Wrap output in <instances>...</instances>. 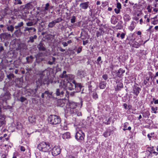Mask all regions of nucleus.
I'll return each instance as SVG.
<instances>
[{
  "instance_id": "21",
  "label": "nucleus",
  "mask_w": 158,
  "mask_h": 158,
  "mask_svg": "<svg viewBox=\"0 0 158 158\" xmlns=\"http://www.w3.org/2000/svg\"><path fill=\"white\" fill-rule=\"evenodd\" d=\"M11 34L7 33H2L0 35V37L3 39H6L11 37Z\"/></svg>"
},
{
  "instance_id": "15",
  "label": "nucleus",
  "mask_w": 158,
  "mask_h": 158,
  "mask_svg": "<svg viewBox=\"0 0 158 158\" xmlns=\"http://www.w3.org/2000/svg\"><path fill=\"white\" fill-rule=\"evenodd\" d=\"M36 29L34 27H25L24 31H28L29 33H34L36 31Z\"/></svg>"
},
{
  "instance_id": "6",
  "label": "nucleus",
  "mask_w": 158,
  "mask_h": 158,
  "mask_svg": "<svg viewBox=\"0 0 158 158\" xmlns=\"http://www.w3.org/2000/svg\"><path fill=\"white\" fill-rule=\"evenodd\" d=\"M37 82H38V84L42 85L43 84L44 85H48L50 83H52L53 80L52 79H48V77H44V78H40L36 81Z\"/></svg>"
},
{
  "instance_id": "24",
  "label": "nucleus",
  "mask_w": 158,
  "mask_h": 158,
  "mask_svg": "<svg viewBox=\"0 0 158 158\" xmlns=\"http://www.w3.org/2000/svg\"><path fill=\"white\" fill-rule=\"evenodd\" d=\"M40 51H44L45 50V48L42 43H40L37 46Z\"/></svg>"
},
{
  "instance_id": "25",
  "label": "nucleus",
  "mask_w": 158,
  "mask_h": 158,
  "mask_svg": "<svg viewBox=\"0 0 158 158\" xmlns=\"http://www.w3.org/2000/svg\"><path fill=\"white\" fill-rule=\"evenodd\" d=\"M29 121L32 123H35L36 121V118L35 116H30L28 117Z\"/></svg>"
},
{
  "instance_id": "2",
  "label": "nucleus",
  "mask_w": 158,
  "mask_h": 158,
  "mask_svg": "<svg viewBox=\"0 0 158 158\" xmlns=\"http://www.w3.org/2000/svg\"><path fill=\"white\" fill-rule=\"evenodd\" d=\"M52 145L48 142H42L37 146L38 148L40 151L44 152H50L52 149Z\"/></svg>"
},
{
  "instance_id": "30",
  "label": "nucleus",
  "mask_w": 158,
  "mask_h": 158,
  "mask_svg": "<svg viewBox=\"0 0 158 158\" xmlns=\"http://www.w3.org/2000/svg\"><path fill=\"white\" fill-rule=\"evenodd\" d=\"M43 19H42L41 17H38L36 20L35 22L34 23V24H36L37 22H38L40 25L41 24L44 23V21L43 20Z\"/></svg>"
},
{
  "instance_id": "60",
  "label": "nucleus",
  "mask_w": 158,
  "mask_h": 158,
  "mask_svg": "<svg viewBox=\"0 0 158 158\" xmlns=\"http://www.w3.org/2000/svg\"><path fill=\"white\" fill-rule=\"evenodd\" d=\"M101 60V56H99L97 59V64H99V62Z\"/></svg>"
},
{
  "instance_id": "47",
  "label": "nucleus",
  "mask_w": 158,
  "mask_h": 158,
  "mask_svg": "<svg viewBox=\"0 0 158 158\" xmlns=\"http://www.w3.org/2000/svg\"><path fill=\"white\" fill-rule=\"evenodd\" d=\"M151 110L152 111H154V113L155 114L157 113L156 110H158V108L157 107H154L153 106H151Z\"/></svg>"
},
{
  "instance_id": "46",
  "label": "nucleus",
  "mask_w": 158,
  "mask_h": 158,
  "mask_svg": "<svg viewBox=\"0 0 158 158\" xmlns=\"http://www.w3.org/2000/svg\"><path fill=\"white\" fill-rule=\"evenodd\" d=\"M35 24H34L33 22L31 21L28 22L26 23V25L28 27L31 26H33Z\"/></svg>"
},
{
  "instance_id": "53",
  "label": "nucleus",
  "mask_w": 158,
  "mask_h": 158,
  "mask_svg": "<svg viewBox=\"0 0 158 158\" xmlns=\"http://www.w3.org/2000/svg\"><path fill=\"white\" fill-rule=\"evenodd\" d=\"M139 46V45L137 42H135L134 44H133V47L136 48H138Z\"/></svg>"
},
{
  "instance_id": "44",
  "label": "nucleus",
  "mask_w": 158,
  "mask_h": 158,
  "mask_svg": "<svg viewBox=\"0 0 158 158\" xmlns=\"http://www.w3.org/2000/svg\"><path fill=\"white\" fill-rule=\"evenodd\" d=\"M63 20V19L61 18H59L56 19L54 20L56 24L57 23H59L61 22Z\"/></svg>"
},
{
  "instance_id": "5",
  "label": "nucleus",
  "mask_w": 158,
  "mask_h": 158,
  "mask_svg": "<svg viewBox=\"0 0 158 158\" xmlns=\"http://www.w3.org/2000/svg\"><path fill=\"white\" fill-rule=\"evenodd\" d=\"M70 79H69L68 81H65L64 80L63 81L61 82L63 85H65V87L66 90L68 89L69 90H72L75 88V85L76 84L75 81L73 80L70 82Z\"/></svg>"
},
{
  "instance_id": "59",
  "label": "nucleus",
  "mask_w": 158,
  "mask_h": 158,
  "mask_svg": "<svg viewBox=\"0 0 158 158\" xmlns=\"http://www.w3.org/2000/svg\"><path fill=\"white\" fill-rule=\"evenodd\" d=\"M4 68V66L3 63L1 62L0 63V71H2L1 70L3 69Z\"/></svg>"
},
{
  "instance_id": "17",
  "label": "nucleus",
  "mask_w": 158,
  "mask_h": 158,
  "mask_svg": "<svg viewBox=\"0 0 158 158\" xmlns=\"http://www.w3.org/2000/svg\"><path fill=\"white\" fill-rule=\"evenodd\" d=\"M82 87L83 86L81 85V83H77L76 82L74 88L76 90V92H80Z\"/></svg>"
},
{
  "instance_id": "18",
  "label": "nucleus",
  "mask_w": 158,
  "mask_h": 158,
  "mask_svg": "<svg viewBox=\"0 0 158 158\" xmlns=\"http://www.w3.org/2000/svg\"><path fill=\"white\" fill-rule=\"evenodd\" d=\"M66 102L65 99H59L58 101V105L62 107L64 106Z\"/></svg>"
},
{
  "instance_id": "58",
  "label": "nucleus",
  "mask_w": 158,
  "mask_h": 158,
  "mask_svg": "<svg viewBox=\"0 0 158 158\" xmlns=\"http://www.w3.org/2000/svg\"><path fill=\"white\" fill-rule=\"evenodd\" d=\"M117 7L118 8V9L120 10V9L121 8V5L120 3H117Z\"/></svg>"
},
{
  "instance_id": "43",
  "label": "nucleus",
  "mask_w": 158,
  "mask_h": 158,
  "mask_svg": "<svg viewBox=\"0 0 158 158\" xmlns=\"http://www.w3.org/2000/svg\"><path fill=\"white\" fill-rule=\"evenodd\" d=\"M131 19V18L130 17V16L128 15H125L124 17V19L125 21H128L130 20Z\"/></svg>"
},
{
  "instance_id": "22",
  "label": "nucleus",
  "mask_w": 158,
  "mask_h": 158,
  "mask_svg": "<svg viewBox=\"0 0 158 158\" xmlns=\"http://www.w3.org/2000/svg\"><path fill=\"white\" fill-rule=\"evenodd\" d=\"M5 117L4 116L0 115V127L5 123Z\"/></svg>"
},
{
  "instance_id": "19",
  "label": "nucleus",
  "mask_w": 158,
  "mask_h": 158,
  "mask_svg": "<svg viewBox=\"0 0 158 158\" xmlns=\"http://www.w3.org/2000/svg\"><path fill=\"white\" fill-rule=\"evenodd\" d=\"M37 36L36 35H34L33 36H30L29 37V39L28 41V43H33L34 42L35 40H36Z\"/></svg>"
},
{
  "instance_id": "27",
  "label": "nucleus",
  "mask_w": 158,
  "mask_h": 158,
  "mask_svg": "<svg viewBox=\"0 0 158 158\" xmlns=\"http://www.w3.org/2000/svg\"><path fill=\"white\" fill-rule=\"evenodd\" d=\"M49 61L47 62V64L49 65H52L53 64H55V62L56 60V58L53 57H52V59H50Z\"/></svg>"
},
{
  "instance_id": "38",
  "label": "nucleus",
  "mask_w": 158,
  "mask_h": 158,
  "mask_svg": "<svg viewBox=\"0 0 158 158\" xmlns=\"http://www.w3.org/2000/svg\"><path fill=\"white\" fill-rule=\"evenodd\" d=\"M44 94L47 95V97L49 98H51L52 97V92H49L48 91H45L44 92Z\"/></svg>"
},
{
  "instance_id": "56",
  "label": "nucleus",
  "mask_w": 158,
  "mask_h": 158,
  "mask_svg": "<svg viewBox=\"0 0 158 158\" xmlns=\"http://www.w3.org/2000/svg\"><path fill=\"white\" fill-rule=\"evenodd\" d=\"M151 23L152 24L154 25H156L158 23V20L157 19H154V20L152 21Z\"/></svg>"
},
{
  "instance_id": "45",
  "label": "nucleus",
  "mask_w": 158,
  "mask_h": 158,
  "mask_svg": "<svg viewBox=\"0 0 158 158\" xmlns=\"http://www.w3.org/2000/svg\"><path fill=\"white\" fill-rule=\"evenodd\" d=\"M22 128L23 127L21 123H18L16 128L18 130H21Z\"/></svg>"
},
{
  "instance_id": "29",
  "label": "nucleus",
  "mask_w": 158,
  "mask_h": 158,
  "mask_svg": "<svg viewBox=\"0 0 158 158\" xmlns=\"http://www.w3.org/2000/svg\"><path fill=\"white\" fill-rule=\"evenodd\" d=\"M14 27L12 25H7L6 29L9 31H10L12 32L14 30Z\"/></svg>"
},
{
  "instance_id": "61",
  "label": "nucleus",
  "mask_w": 158,
  "mask_h": 158,
  "mask_svg": "<svg viewBox=\"0 0 158 158\" xmlns=\"http://www.w3.org/2000/svg\"><path fill=\"white\" fill-rule=\"evenodd\" d=\"M114 10L116 14H118L120 12V10L118 9L115 8Z\"/></svg>"
},
{
  "instance_id": "26",
  "label": "nucleus",
  "mask_w": 158,
  "mask_h": 158,
  "mask_svg": "<svg viewBox=\"0 0 158 158\" xmlns=\"http://www.w3.org/2000/svg\"><path fill=\"white\" fill-rule=\"evenodd\" d=\"M70 134L69 132H67L63 135L62 138L63 139H66L70 138Z\"/></svg>"
},
{
  "instance_id": "40",
  "label": "nucleus",
  "mask_w": 158,
  "mask_h": 158,
  "mask_svg": "<svg viewBox=\"0 0 158 158\" xmlns=\"http://www.w3.org/2000/svg\"><path fill=\"white\" fill-rule=\"evenodd\" d=\"M50 8L49 4L48 3H47L45 5V6L44 7V9L43 10V11H45L49 10Z\"/></svg>"
},
{
  "instance_id": "9",
  "label": "nucleus",
  "mask_w": 158,
  "mask_h": 158,
  "mask_svg": "<svg viewBox=\"0 0 158 158\" xmlns=\"http://www.w3.org/2000/svg\"><path fill=\"white\" fill-rule=\"evenodd\" d=\"M61 152L60 148L57 146L54 147L52 150V154L54 156H56L59 154Z\"/></svg>"
},
{
  "instance_id": "51",
  "label": "nucleus",
  "mask_w": 158,
  "mask_h": 158,
  "mask_svg": "<svg viewBox=\"0 0 158 158\" xmlns=\"http://www.w3.org/2000/svg\"><path fill=\"white\" fill-rule=\"evenodd\" d=\"M26 100V98L24 97H21L19 99V101H20L22 102H23L25 100Z\"/></svg>"
},
{
  "instance_id": "14",
  "label": "nucleus",
  "mask_w": 158,
  "mask_h": 158,
  "mask_svg": "<svg viewBox=\"0 0 158 158\" xmlns=\"http://www.w3.org/2000/svg\"><path fill=\"white\" fill-rule=\"evenodd\" d=\"M141 90V89L137 86L135 85L133 87V93L136 96H137L138 95Z\"/></svg>"
},
{
  "instance_id": "41",
  "label": "nucleus",
  "mask_w": 158,
  "mask_h": 158,
  "mask_svg": "<svg viewBox=\"0 0 158 158\" xmlns=\"http://www.w3.org/2000/svg\"><path fill=\"white\" fill-rule=\"evenodd\" d=\"M15 76L12 73H10L8 74H7V77L9 80H11L12 78L14 77Z\"/></svg>"
},
{
  "instance_id": "32",
  "label": "nucleus",
  "mask_w": 158,
  "mask_h": 158,
  "mask_svg": "<svg viewBox=\"0 0 158 158\" xmlns=\"http://www.w3.org/2000/svg\"><path fill=\"white\" fill-rule=\"evenodd\" d=\"M106 83L102 81L99 83V87L101 89H103L106 87Z\"/></svg>"
},
{
  "instance_id": "28",
  "label": "nucleus",
  "mask_w": 158,
  "mask_h": 158,
  "mask_svg": "<svg viewBox=\"0 0 158 158\" xmlns=\"http://www.w3.org/2000/svg\"><path fill=\"white\" fill-rule=\"evenodd\" d=\"M12 2L14 4V6L18 5H21L22 3L21 0H12Z\"/></svg>"
},
{
  "instance_id": "4",
  "label": "nucleus",
  "mask_w": 158,
  "mask_h": 158,
  "mask_svg": "<svg viewBox=\"0 0 158 158\" xmlns=\"http://www.w3.org/2000/svg\"><path fill=\"white\" fill-rule=\"evenodd\" d=\"M48 122L52 125H56L59 124L61 121L60 117L56 115H51L48 118Z\"/></svg>"
},
{
  "instance_id": "37",
  "label": "nucleus",
  "mask_w": 158,
  "mask_h": 158,
  "mask_svg": "<svg viewBox=\"0 0 158 158\" xmlns=\"http://www.w3.org/2000/svg\"><path fill=\"white\" fill-rule=\"evenodd\" d=\"M23 22H21L18 23V25L16 26H15V27L16 29H19L20 27H23Z\"/></svg>"
},
{
  "instance_id": "39",
  "label": "nucleus",
  "mask_w": 158,
  "mask_h": 158,
  "mask_svg": "<svg viewBox=\"0 0 158 158\" xmlns=\"http://www.w3.org/2000/svg\"><path fill=\"white\" fill-rule=\"evenodd\" d=\"M14 18H15L14 17H11V19L10 20H9L8 21V23L11 24V25H12L13 26H14L16 23V22L14 20Z\"/></svg>"
},
{
  "instance_id": "1",
  "label": "nucleus",
  "mask_w": 158,
  "mask_h": 158,
  "mask_svg": "<svg viewBox=\"0 0 158 158\" xmlns=\"http://www.w3.org/2000/svg\"><path fill=\"white\" fill-rule=\"evenodd\" d=\"M77 105L73 102H69V107H67L65 110V114L67 116H69L72 114H75L77 112L76 108Z\"/></svg>"
},
{
  "instance_id": "34",
  "label": "nucleus",
  "mask_w": 158,
  "mask_h": 158,
  "mask_svg": "<svg viewBox=\"0 0 158 158\" xmlns=\"http://www.w3.org/2000/svg\"><path fill=\"white\" fill-rule=\"evenodd\" d=\"M56 23L54 20L49 23L48 27L49 28H52L54 27L56 24Z\"/></svg>"
},
{
  "instance_id": "52",
  "label": "nucleus",
  "mask_w": 158,
  "mask_h": 158,
  "mask_svg": "<svg viewBox=\"0 0 158 158\" xmlns=\"http://www.w3.org/2000/svg\"><path fill=\"white\" fill-rule=\"evenodd\" d=\"M123 84L121 82H118V84L117 85V88L119 89V88H123Z\"/></svg>"
},
{
  "instance_id": "42",
  "label": "nucleus",
  "mask_w": 158,
  "mask_h": 158,
  "mask_svg": "<svg viewBox=\"0 0 158 158\" xmlns=\"http://www.w3.org/2000/svg\"><path fill=\"white\" fill-rule=\"evenodd\" d=\"M4 77V73L2 71H0V81H2Z\"/></svg>"
},
{
  "instance_id": "12",
  "label": "nucleus",
  "mask_w": 158,
  "mask_h": 158,
  "mask_svg": "<svg viewBox=\"0 0 158 158\" xmlns=\"http://www.w3.org/2000/svg\"><path fill=\"white\" fill-rule=\"evenodd\" d=\"M89 2H82L80 4L79 6L81 9L82 10H86L89 6Z\"/></svg>"
},
{
  "instance_id": "57",
  "label": "nucleus",
  "mask_w": 158,
  "mask_h": 158,
  "mask_svg": "<svg viewBox=\"0 0 158 158\" xmlns=\"http://www.w3.org/2000/svg\"><path fill=\"white\" fill-rule=\"evenodd\" d=\"M36 60L37 62H40L44 60V58L41 57H39L38 59Z\"/></svg>"
},
{
  "instance_id": "23",
  "label": "nucleus",
  "mask_w": 158,
  "mask_h": 158,
  "mask_svg": "<svg viewBox=\"0 0 158 158\" xmlns=\"http://www.w3.org/2000/svg\"><path fill=\"white\" fill-rule=\"evenodd\" d=\"M125 71L122 69H120L117 72L116 74L117 76L118 77H120L124 73Z\"/></svg>"
},
{
  "instance_id": "3",
  "label": "nucleus",
  "mask_w": 158,
  "mask_h": 158,
  "mask_svg": "<svg viewBox=\"0 0 158 158\" xmlns=\"http://www.w3.org/2000/svg\"><path fill=\"white\" fill-rule=\"evenodd\" d=\"M65 85H63L62 82L60 83L59 88L56 89L55 93L57 96L63 98L64 95H66L65 92L67 93V91L65 89Z\"/></svg>"
},
{
  "instance_id": "64",
  "label": "nucleus",
  "mask_w": 158,
  "mask_h": 158,
  "mask_svg": "<svg viewBox=\"0 0 158 158\" xmlns=\"http://www.w3.org/2000/svg\"><path fill=\"white\" fill-rule=\"evenodd\" d=\"M102 77L105 80H106L107 79V75L106 74H104L103 75Z\"/></svg>"
},
{
  "instance_id": "8",
  "label": "nucleus",
  "mask_w": 158,
  "mask_h": 158,
  "mask_svg": "<svg viewBox=\"0 0 158 158\" xmlns=\"http://www.w3.org/2000/svg\"><path fill=\"white\" fill-rule=\"evenodd\" d=\"M10 98V94L8 91H6L2 94L1 98L3 101H6Z\"/></svg>"
},
{
  "instance_id": "54",
  "label": "nucleus",
  "mask_w": 158,
  "mask_h": 158,
  "mask_svg": "<svg viewBox=\"0 0 158 158\" xmlns=\"http://www.w3.org/2000/svg\"><path fill=\"white\" fill-rule=\"evenodd\" d=\"M103 135L105 137H107L108 136L110 135V134L108 131H106L104 132Z\"/></svg>"
},
{
  "instance_id": "16",
  "label": "nucleus",
  "mask_w": 158,
  "mask_h": 158,
  "mask_svg": "<svg viewBox=\"0 0 158 158\" xmlns=\"http://www.w3.org/2000/svg\"><path fill=\"white\" fill-rule=\"evenodd\" d=\"M77 75L80 78L84 77L86 75V73L84 70H79L77 71Z\"/></svg>"
},
{
  "instance_id": "48",
  "label": "nucleus",
  "mask_w": 158,
  "mask_h": 158,
  "mask_svg": "<svg viewBox=\"0 0 158 158\" xmlns=\"http://www.w3.org/2000/svg\"><path fill=\"white\" fill-rule=\"evenodd\" d=\"M76 18L75 16H73L71 19V22L72 23H74L76 22Z\"/></svg>"
},
{
  "instance_id": "7",
  "label": "nucleus",
  "mask_w": 158,
  "mask_h": 158,
  "mask_svg": "<svg viewBox=\"0 0 158 158\" xmlns=\"http://www.w3.org/2000/svg\"><path fill=\"white\" fill-rule=\"evenodd\" d=\"M85 136V134L81 130H79L76 132L75 136L76 139L80 142H81L84 140Z\"/></svg>"
},
{
  "instance_id": "35",
  "label": "nucleus",
  "mask_w": 158,
  "mask_h": 158,
  "mask_svg": "<svg viewBox=\"0 0 158 158\" xmlns=\"http://www.w3.org/2000/svg\"><path fill=\"white\" fill-rule=\"evenodd\" d=\"M103 122L106 124H109L110 123V121L109 118L107 119L105 117L103 119Z\"/></svg>"
},
{
  "instance_id": "31",
  "label": "nucleus",
  "mask_w": 158,
  "mask_h": 158,
  "mask_svg": "<svg viewBox=\"0 0 158 158\" xmlns=\"http://www.w3.org/2000/svg\"><path fill=\"white\" fill-rule=\"evenodd\" d=\"M18 48V50H20L21 51L22 49H26L27 47L24 44H19Z\"/></svg>"
},
{
  "instance_id": "63",
  "label": "nucleus",
  "mask_w": 158,
  "mask_h": 158,
  "mask_svg": "<svg viewBox=\"0 0 158 158\" xmlns=\"http://www.w3.org/2000/svg\"><path fill=\"white\" fill-rule=\"evenodd\" d=\"M107 5V2H103L102 4V7H105Z\"/></svg>"
},
{
  "instance_id": "11",
  "label": "nucleus",
  "mask_w": 158,
  "mask_h": 158,
  "mask_svg": "<svg viewBox=\"0 0 158 158\" xmlns=\"http://www.w3.org/2000/svg\"><path fill=\"white\" fill-rule=\"evenodd\" d=\"M38 90V88H36L35 89H29L28 91V94L30 96L33 97H35L37 96L36 94L37 91Z\"/></svg>"
},
{
  "instance_id": "10",
  "label": "nucleus",
  "mask_w": 158,
  "mask_h": 158,
  "mask_svg": "<svg viewBox=\"0 0 158 158\" xmlns=\"http://www.w3.org/2000/svg\"><path fill=\"white\" fill-rule=\"evenodd\" d=\"M50 74V71L47 69H45L44 71H43L40 73L39 74V76L40 77V78H44V77H48Z\"/></svg>"
},
{
  "instance_id": "36",
  "label": "nucleus",
  "mask_w": 158,
  "mask_h": 158,
  "mask_svg": "<svg viewBox=\"0 0 158 158\" xmlns=\"http://www.w3.org/2000/svg\"><path fill=\"white\" fill-rule=\"evenodd\" d=\"M33 7V5L31 3H28L25 6V8L28 9H32Z\"/></svg>"
},
{
  "instance_id": "20",
  "label": "nucleus",
  "mask_w": 158,
  "mask_h": 158,
  "mask_svg": "<svg viewBox=\"0 0 158 158\" xmlns=\"http://www.w3.org/2000/svg\"><path fill=\"white\" fill-rule=\"evenodd\" d=\"M34 58L32 56H28L26 58L27 62L28 64L31 63L33 62Z\"/></svg>"
},
{
  "instance_id": "49",
  "label": "nucleus",
  "mask_w": 158,
  "mask_h": 158,
  "mask_svg": "<svg viewBox=\"0 0 158 158\" xmlns=\"http://www.w3.org/2000/svg\"><path fill=\"white\" fill-rule=\"evenodd\" d=\"M82 46H80L78 47L77 49V53H79L81 52L82 50Z\"/></svg>"
},
{
  "instance_id": "50",
  "label": "nucleus",
  "mask_w": 158,
  "mask_h": 158,
  "mask_svg": "<svg viewBox=\"0 0 158 158\" xmlns=\"http://www.w3.org/2000/svg\"><path fill=\"white\" fill-rule=\"evenodd\" d=\"M42 53H39L37 54L35 56L36 59H38L39 58V57H42Z\"/></svg>"
},
{
  "instance_id": "55",
  "label": "nucleus",
  "mask_w": 158,
  "mask_h": 158,
  "mask_svg": "<svg viewBox=\"0 0 158 158\" xmlns=\"http://www.w3.org/2000/svg\"><path fill=\"white\" fill-rule=\"evenodd\" d=\"M114 19L112 17V18H111V23L112 24H115L116 23H117V21L116 19H115V20L114 21Z\"/></svg>"
},
{
  "instance_id": "33",
  "label": "nucleus",
  "mask_w": 158,
  "mask_h": 158,
  "mask_svg": "<svg viewBox=\"0 0 158 158\" xmlns=\"http://www.w3.org/2000/svg\"><path fill=\"white\" fill-rule=\"evenodd\" d=\"M135 25L134 22H132L130 26L129 27V29L131 31H132L135 28Z\"/></svg>"
},
{
  "instance_id": "62",
  "label": "nucleus",
  "mask_w": 158,
  "mask_h": 158,
  "mask_svg": "<svg viewBox=\"0 0 158 158\" xmlns=\"http://www.w3.org/2000/svg\"><path fill=\"white\" fill-rule=\"evenodd\" d=\"M125 35V34L123 33L121 34H120V37L122 39H123L124 38Z\"/></svg>"
},
{
  "instance_id": "13",
  "label": "nucleus",
  "mask_w": 158,
  "mask_h": 158,
  "mask_svg": "<svg viewBox=\"0 0 158 158\" xmlns=\"http://www.w3.org/2000/svg\"><path fill=\"white\" fill-rule=\"evenodd\" d=\"M66 71L65 70L64 71L63 73L60 75V77L61 78H64L66 81H68V80L70 79V77L69 75L66 74Z\"/></svg>"
}]
</instances>
